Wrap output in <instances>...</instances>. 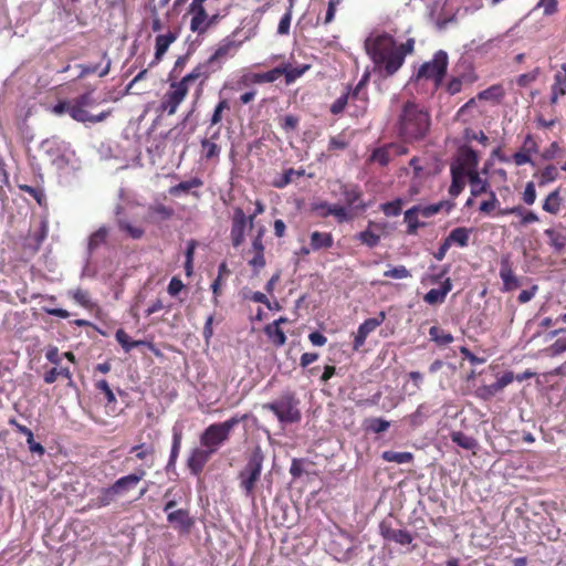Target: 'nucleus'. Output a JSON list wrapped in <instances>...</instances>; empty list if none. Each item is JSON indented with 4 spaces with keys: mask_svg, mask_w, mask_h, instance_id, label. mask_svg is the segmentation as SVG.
Returning <instances> with one entry per match:
<instances>
[{
    "mask_svg": "<svg viewBox=\"0 0 566 566\" xmlns=\"http://www.w3.org/2000/svg\"><path fill=\"white\" fill-rule=\"evenodd\" d=\"M365 49L386 76L394 75L402 66V54L397 53V43L389 33L371 32L365 40Z\"/></svg>",
    "mask_w": 566,
    "mask_h": 566,
    "instance_id": "f257e3e1",
    "label": "nucleus"
},
{
    "mask_svg": "<svg viewBox=\"0 0 566 566\" xmlns=\"http://www.w3.org/2000/svg\"><path fill=\"white\" fill-rule=\"evenodd\" d=\"M430 127V115L427 109L415 103L407 102L399 116V134L406 142L424 138Z\"/></svg>",
    "mask_w": 566,
    "mask_h": 566,
    "instance_id": "f03ea898",
    "label": "nucleus"
},
{
    "mask_svg": "<svg viewBox=\"0 0 566 566\" xmlns=\"http://www.w3.org/2000/svg\"><path fill=\"white\" fill-rule=\"evenodd\" d=\"M300 399L296 392L285 389L273 401L263 405V409L272 411L283 424L297 423L302 419Z\"/></svg>",
    "mask_w": 566,
    "mask_h": 566,
    "instance_id": "7ed1b4c3",
    "label": "nucleus"
},
{
    "mask_svg": "<svg viewBox=\"0 0 566 566\" xmlns=\"http://www.w3.org/2000/svg\"><path fill=\"white\" fill-rule=\"evenodd\" d=\"M248 419V415H235L223 422L208 426L200 434L201 447L207 448L213 454L229 440L230 433L235 426Z\"/></svg>",
    "mask_w": 566,
    "mask_h": 566,
    "instance_id": "20e7f679",
    "label": "nucleus"
},
{
    "mask_svg": "<svg viewBox=\"0 0 566 566\" xmlns=\"http://www.w3.org/2000/svg\"><path fill=\"white\" fill-rule=\"evenodd\" d=\"M264 462V454L258 446L251 452L245 467L239 472L240 488L252 502L255 501L254 489L260 480Z\"/></svg>",
    "mask_w": 566,
    "mask_h": 566,
    "instance_id": "39448f33",
    "label": "nucleus"
},
{
    "mask_svg": "<svg viewBox=\"0 0 566 566\" xmlns=\"http://www.w3.org/2000/svg\"><path fill=\"white\" fill-rule=\"evenodd\" d=\"M74 107L72 108V119L83 124H96L104 122L111 114L112 111H103L99 114H90L87 108L94 107L97 102L93 96V90L85 92L73 98Z\"/></svg>",
    "mask_w": 566,
    "mask_h": 566,
    "instance_id": "423d86ee",
    "label": "nucleus"
},
{
    "mask_svg": "<svg viewBox=\"0 0 566 566\" xmlns=\"http://www.w3.org/2000/svg\"><path fill=\"white\" fill-rule=\"evenodd\" d=\"M448 67V54L447 52L439 50L434 53L431 61L424 62L418 70L415 80L419 81H433L438 86L447 72Z\"/></svg>",
    "mask_w": 566,
    "mask_h": 566,
    "instance_id": "0eeeda50",
    "label": "nucleus"
},
{
    "mask_svg": "<svg viewBox=\"0 0 566 566\" xmlns=\"http://www.w3.org/2000/svg\"><path fill=\"white\" fill-rule=\"evenodd\" d=\"M241 42L235 41L232 36H226L220 41L216 51L207 59L212 69L218 72L223 64L235 55Z\"/></svg>",
    "mask_w": 566,
    "mask_h": 566,
    "instance_id": "6e6552de",
    "label": "nucleus"
},
{
    "mask_svg": "<svg viewBox=\"0 0 566 566\" xmlns=\"http://www.w3.org/2000/svg\"><path fill=\"white\" fill-rule=\"evenodd\" d=\"M407 154V148L398 143H389L373 150L369 156L370 163L387 166L394 158Z\"/></svg>",
    "mask_w": 566,
    "mask_h": 566,
    "instance_id": "1a4fd4ad",
    "label": "nucleus"
},
{
    "mask_svg": "<svg viewBox=\"0 0 566 566\" xmlns=\"http://www.w3.org/2000/svg\"><path fill=\"white\" fill-rule=\"evenodd\" d=\"M379 532L385 541L394 542L401 546L409 545L413 541V536L409 531L405 528H394L386 521L379 524Z\"/></svg>",
    "mask_w": 566,
    "mask_h": 566,
    "instance_id": "9d476101",
    "label": "nucleus"
},
{
    "mask_svg": "<svg viewBox=\"0 0 566 566\" xmlns=\"http://www.w3.org/2000/svg\"><path fill=\"white\" fill-rule=\"evenodd\" d=\"M336 185L346 207L360 210L366 209V205H364L361 200L363 193L358 186L348 185L340 181H338Z\"/></svg>",
    "mask_w": 566,
    "mask_h": 566,
    "instance_id": "9b49d317",
    "label": "nucleus"
},
{
    "mask_svg": "<svg viewBox=\"0 0 566 566\" xmlns=\"http://www.w3.org/2000/svg\"><path fill=\"white\" fill-rule=\"evenodd\" d=\"M189 13L192 15L190 30L198 34H203L209 29V23H207L208 14L202 0H192L189 7Z\"/></svg>",
    "mask_w": 566,
    "mask_h": 566,
    "instance_id": "f8f14e48",
    "label": "nucleus"
},
{
    "mask_svg": "<svg viewBox=\"0 0 566 566\" xmlns=\"http://www.w3.org/2000/svg\"><path fill=\"white\" fill-rule=\"evenodd\" d=\"M368 80V75H364L361 80L357 83L353 91H349V103L355 106L354 115L360 116L364 115L367 105H368V94L366 91V83Z\"/></svg>",
    "mask_w": 566,
    "mask_h": 566,
    "instance_id": "ddd939ff",
    "label": "nucleus"
},
{
    "mask_svg": "<svg viewBox=\"0 0 566 566\" xmlns=\"http://www.w3.org/2000/svg\"><path fill=\"white\" fill-rule=\"evenodd\" d=\"M247 228L248 219L244 211L241 208H235L230 231L231 242L234 248L243 243Z\"/></svg>",
    "mask_w": 566,
    "mask_h": 566,
    "instance_id": "4468645a",
    "label": "nucleus"
},
{
    "mask_svg": "<svg viewBox=\"0 0 566 566\" xmlns=\"http://www.w3.org/2000/svg\"><path fill=\"white\" fill-rule=\"evenodd\" d=\"M386 318L385 312H379L375 317L367 318L364 321L355 335L354 349H359L367 338L378 326H380Z\"/></svg>",
    "mask_w": 566,
    "mask_h": 566,
    "instance_id": "2eb2a0df",
    "label": "nucleus"
},
{
    "mask_svg": "<svg viewBox=\"0 0 566 566\" xmlns=\"http://www.w3.org/2000/svg\"><path fill=\"white\" fill-rule=\"evenodd\" d=\"M167 521L180 534H189L195 526V518L190 516L189 511L185 509L175 510L169 512Z\"/></svg>",
    "mask_w": 566,
    "mask_h": 566,
    "instance_id": "dca6fc26",
    "label": "nucleus"
},
{
    "mask_svg": "<svg viewBox=\"0 0 566 566\" xmlns=\"http://www.w3.org/2000/svg\"><path fill=\"white\" fill-rule=\"evenodd\" d=\"M171 91L165 95L163 107L168 112L169 115L176 113L179 104L184 101L188 93V87L184 86V83L175 82L170 85Z\"/></svg>",
    "mask_w": 566,
    "mask_h": 566,
    "instance_id": "f3484780",
    "label": "nucleus"
},
{
    "mask_svg": "<svg viewBox=\"0 0 566 566\" xmlns=\"http://www.w3.org/2000/svg\"><path fill=\"white\" fill-rule=\"evenodd\" d=\"M213 453L207 448H195L187 460V465L193 475H198L203 470L206 463Z\"/></svg>",
    "mask_w": 566,
    "mask_h": 566,
    "instance_id": "a211bd4d",
    "label": "nucleus"
},
{
    "mask_svg": "<svg viewBox=\"0 0 566 566\" xmlns=\"http://www.w3.org/2000/svg\"><path fill=\"white\" fill-rule=\"evenodd\" d=\"M145 475L146 471L144 469H137L134 473L122 476L118 480H116L113 483V485L116 489L119 496H122L129 492L130 490H134Z\"/></svg>",
    "mask_w": 566,
    "mask_h": 566,
    "instance_id": "6ab92c4d",
    "label": "nucleus"
},
{
    "mask_svg": "<svg viewBox=\"0 0 566 566\" xmlns=\"http://www.w3.org/2000/svg\"><path fill=\"white\" fill-rule=\"evenodd\" d=\"M213 73H216V71L206 60L205 62L199 63L189 74L184 76L178 83H184V86L188 87L189 83L200 80L202 84Z\"/></svg>",
    "mask_w": 566,
    "mask_h": 566,
    "instance_id": "aec40b11",
    "label": "nucleus"
},
{
    "mask_svg": "<svg viewBox=\"0 0 566 566\" xmlns=\"http://www.w3.org/2000/svg\"><path fill=\"white\" fill-rule=\"evenodd\" d=\"M500 277L503 281V291L505 292H511L520 286V281L514 275L507 256L501 260Z\"/></svg>",
    "mask_w": 566,
    "mask_h": 566,
    "instance_id": "412c9836",
    "label": "nucleus"
},
{
    "mask_svg": "<svg viewBox=\"0 0 566 566\" xmlns=\"http://www.w3.org/2000/svg\"><path fill=\"white\" fill-rule=\"evenodd\" d=\"M102 60L105 62V65L102 69H99V64H78V65H76V67H78L81 70L77 77L83 78V77H85L90 74L96 73V72L98 73L99 77L106 76L109 73L111 66H112V60L108 56L106 51L102 52Z\"/></svg>",
    "mask_w": 566,
    "mask_h": 566,
    "instance_id": "4be33fe9",
    "label": "nucleus"
},
{
    "mask_svg": "<svg viewBox=\"0 0 566 566\" xmlns=\"http://www.w3.org/2000/svg\"><path fill=\"white\" fill-rule=\"evenodd\" d=\"M177 38L178 32L176 31H168L165 34H158L156 36L155 60L151 62L150 65L158 63L163 59L170 44L174 43L177 40Z\"/></svg>",
    "mask_w": 566,
    "mask_h": 566,
    "instance_id": "5701e85b",
    "label": "nucleus"
},
{
    "mask_svg": "<svg viewBox=\"0 0 566 566\" xmlns=\"http://www.w3.org/2000/svg\"><path fill=\"white\" fill-rule=\"evenodd\" d=\"M108 228L103 226L98 228L95 232H93L87 242V256H86V265L90 262L92 255L104 244H106V240L108 237Z\"/></svg>",
    "mask_w": 566,
    "mask_h": 566,
    "instance_id": "b1692460",
    "label": "nucleus"
},
{
    "mask_svg": "<svg viewBox=\"0 0 566 566\" xmlns=\"http://www.w3.org/2000/svg\"><path fill=\"white\" fill-rule=\"evenodd\" d=\"M564 95H566V62L562 64L560 70L554 75L551 103L556 104L558 98Z\"/></svg>",
    "mask_w": 566,
    "mask_h": 566,
    "instance_id": "393cba45",
    "label": "nucleus"
},
{
    "mask_svg": "<svg viewBox=\"0 0 566 566\" xmlns=\"http://www.w3.org/2000/svg\"><path fill=\"white\" fill-rule=\"evenodd\" d=\"M315 209L322 210V217L334 216L335 218H337L339 222L347 221L352 218L346 207L336 203L332 205L328 202H321L319 205L316 206Z\"/></svg>",
    "mask_w": 566,
    "mask_h": 566,
    "instance_id": "a878e982",
    "label": "nucleus"
},
{
    "mask_svg": "<svg viewBox=\"0 0 566 566\" xmlns=\"http://www.w3.org/2000/svg\"><path fill=\"white\" fill-rule=\"evenodd\" d=\"M451 289H452L451 280L446 279L439 289H431L430 291H428L424 294L423 300L429 305L441 304L444 302L446 296L451 291Z\"/></svg>",
    "mask_w": 566,
    "mask_h": 566,
    "instance_id": "bb28decb",
    "label": "nucleus"
},
{
    "mask_svg": "<svg viewBox=\"0 0 566 566\" xmlns=\"http://www.w3.org/2000/svg\"><path fill=\"white\" fill-rule=\"evenodd\" d=\"M468 178L472 197H479L482 193H489L491 190L488 179L481 178L478 171H470Z\"/></svg>",
    "mask_w": 566,
    "mask_h": 566,
    "instance_id": "cd10ccee",
    "label": "nucleus"
},
{
    "mask_svg": "<svg viewBox=\"0 0 566 566\" xmlns=\"http://www.w3.org/2000/svg\"><path fill=\"white\" fill-rule=\"evenodd\" d=\"M182 431L176 426L172 428V444L170 450V457L166 467L167 472L175 468L179 451L181 448Z\"/></svg>",
    "mask_w": 566,
    "mask_h": 566,
    "instance_id": "c85d7f7f",
    "label": "nucleus"
},
{
    "mask_svg": "<svg viewBox=\"0 0 566 566\" xmlns=\"http://www.w3.org/2000/svg\"><path fill=\"white\" fill-rule=\"evenodd\" d=\"M172 214L174 209L163 203H155L148 208V218L155 222L168 220Z\"/></svg>",
    "mask_w": 566,
    "mask_h": 566,
    "instance_id": "c756f323",
    "label": "nucleus"
},
{
    "mask_svg": "<svg viewBox=\"0 0 566 566\" xmlns=\"http://www.w3.org/2000/svg\"><path fill=\"white\" fill-rule=\"evenodd\" d=\"M450 439L453 443H455L457 446L464 450L475 452V450L479 447L478 441L473 437L467 436L462 431H452L450 433Z\"/></svg>",
    "mask_w": 566,
    "mask_h": 566,
    "instance_id": "7c9ffc66",
    "label": "nucleus"
},
{
    "mask_svg": "<svg viewBox=\"0 0 566 566\" xmlns=\"http://www.w3.org/2000/svg\"><path fill=\"white\" fill-rule=\"evenodd\" d=\"M457 161L469 168V171H476L478 155L470 147H462L459 150Z\"/></svg>",
    "mask_w": 566,
    "mask_h": 566,
    "instance_id": "2f4dec72",
    "label": "nucleus"
},
{
    "mask_svg": "<svg viewBox=\"0 0 566 566\" xmlns=\"http://www.w3.org/2000/svg\"><path fill=\"white\" fill-rule=\"evenodd\" d=\"M470 233L471 229L459 227L451 230L446 239L448 240L450 245L457 244L461 248H464L469 243Z\"/></svg>",
    "mask_w": 566,
    "mask_h": 566,
    "instance_id": "473e14b6",
    "label": "nucleus"
},
{
    "mask_svg": "<svg viewBox=\"0 0 566 566\" xmlns=\"http://www.w3.org/2000/svg\"><path fill=\"white\" fill-rule=\"evenodd\" d=\"M334 243L333 237L328 232L315 231L311 234V248L313 250L329 249Z\"/></svg>",
    "mask_w": 566,
    "mask_h": 566,
    "instance_id": "72a5a7b5",
    "label": "nucleus"
},
{
    "mask_svg": "<svg viewBox=\"0 0 566 566\" xmlns=\"http://www.w3.org/2000/svg\"><path fill=\"white\" fill-rule=\"evenodd\" d=\"M119 496L114 485H109L108 488H104L99 491V494L96 499H94V505L96 507H105L111 505L115 499Z\"/></svg>",
    "mask_w": 566,
    "mask_h": 566,
    "instance_id": "f704fd0d",
    "label": "nucleus"
},
{
    "mask_svg": "<svg viewBox=\"0 0 566 566\" xmlns=\"http://www.w3.org/2000/svg\"><path fill=\"white\" fill-rule=\"evenodd\" d=\"M202 185L203 181L200 178L193 177L189 180L181 181L178 185L171 187L169 189V193L171 196H179L180 193H187L192 189L200 188L202 187Z\"/></svg>",
    "mask_w": 566,
    "mask_h": 566,
    "instance_id": "c9c22d12",
    "label": "nucleus"
},
{
    "mask_svg": "<svg viewBox=\"0 0 566 566\" xmlns=\"http://www.w3.org/2000/svg\"><path fill=\"white\" fill-rule=\"evenodd\" d=\"M562 201L559 189H555L546 197L543 203V210L552 214H557L560 210Z\"/></svg>",
    "mask_w": 566,
    "mask_h": 566,
    "instance_id": "e433bc0d",
    "label": "nucleus"
},
{
    "mask_svg": "<svg viewBox=\"0 0 566 566\" xmlns=\"http://www.w3.org/2000/svg\"><path fill=\"white\" fill-rule=\"evenodd\" d=\"M308 65H302V66H292L291 64L281 65L282 74L285 75V82L286 84H291L294 81H296L298 77H301L306 70H308Z\"/></svg>",
    "mask_w": 566,
    "mask_h": 566,
    "instance_id": "4c0bfd02",
    "label": "nucleus"
},
{
    "mask_svg": "<svg viewBox=\"0 0 566 566\" xmlns=\"http://www.w3.org/2000/svg\"><path fill=\"white\" fill-rule=\"evenodd\" d=\"M381 458L387 462H395L398 464L410 463L413 460L411 452H396V451H384Z\"/></svg>",
    "mask_w": 566,
    "mask_h": 566,
    "instance_id": "58836bf2",
    "label": "nucleus"
},
{
    "mask_svg": "<svg viewBox=\"0 0 566 566\" xmlns=\"http://www.w3.org/2000/svg\"><path fill=\"white\" fill-rule=\"evenodd\" d=\"M390 427V422L384 418H369L365 420V429L373 433H382Z\"/></svg>",
    "mask_w": 566,
    "mask_h": 566,
    "instance_id": "ea45409f",
    "label": "nucleus"
},
{
    "mask_svg": "<svg viewBox=\"0 0 566 566\" xmlns=\"http://www.w3.org/2000/svg\"><path fill=\"white\" fill-rule=\"evenodd\" d=\"M544 234L549 239V244L556 252L564 250L566 245V235L556 232L554 229H546Z\"/></svg>",
    "mask_w": 566,
    "mask_h": 566,
    "instance_id": "a19ab883",
    "label": "nucleus"
},
{
    "mask_svg": "<svg viewBox=\"0 0 566 566\" xmlns=\"http://www.w3.org/2000/svg\"><path fill=\"white\" fill-rule=\"evenodd\" d=\"M264 333L270 339H272L273 344L277 347L283 346L286 342V336L284 332L280 327H276L275 325L268 324L264 327Z\"/></svg>",
    "mask_w": 566,
    "mask_h": 566,
    "instance_id": "79ce46f5",
    "label": "nucleus"
},
{
    "mask_svg": "<svg viewBox=\"0 0 566 566\" xmlns=\"http://www.w3.org/2000/svg\"><path fill=\"white\" fill-rule=\"evenodd\" d=\"M116 222H117L119 230L125 231L127 233V235L134 240L140 239L145 233L143 228L134 227L125 219L118 218V219H116Z\"/></svg>",
    "mask_w": 566,
    "mask_h": 566,
    "instance_id": "37998d69",
    "label": "nucleus"
},
{
    "mask_svg": "<svg viewBox=\"0 0 566 566\" xmlns=\"http://www.w3.org/2000/svg\"><path fill=\"white\" fill-rule=\"evenodd\" d=\"M418 208L415 206L405 212V222L408 224L407 232L409 234L416 233L417 229L423 226V223L418 221Z\"/></svg>",
    "mask_w": 566,
    "mask_h": 566,
    "instance_id": "c03bdc74",
    "label": "nucleus"
},
{
    "mask_svg": "<svg viewBox=\"0 0 566 566\" xmlns=\"http://www.w3.org/2000/svg\"><path fill=\"white\" fill-rule=\"evenodd\" d=\"M115 338L120 344V346L123 347V349L126 353H128L133 348L144 344V342H142V340H130V337L124 329H117L116 334H115Z\"/></svg>",
    "mask_w": 566,
    "mask_h": 566,
    "instance_id": "a18cd8bd",
    "label": "nucleus"
},
{
    "mask_svg": "<svg viewBox=\"0 0 566 566\" xmlns=\"http://www.w3.org/2000/svg\"><path fill=\"white\" fill-rule=\"evenodd\" d=\"M429 335L431 339L439 345H448L453 342V336L438 326L430 327Z\"/></svg>",
    "mask_w": 566,
    "mask_h": 566,
    "instance_id": "49530a36",
    "label": "nucleus"
},
{
    "mask_svg": "<svg viewBox=\"0 0 566 566\" xmlns=\"http://www.w3.org/2000/svg\"><path fill=\"white\" fill-rule=\"evenodd\" d=\"M418 208V213L421 214L423 218H430L434 214H437L439 211L442 210L443 207H447L448 210L452 207V203L441 201L438 203L429 205V206H416Z\"/></svg>",
    "mask_w": 566,
    "mask_h": 566,
    "instance_id": "de8ad7c7",
    "label": "nucleus"
},
{
    "mask_svg": "<svg viewBox=\"0 0 566 566\" xmlns=\"http://www.w3.org/2000/svg\"><path fill=\"white\" fill-rule=\"evenodd\" d=\"M202 147V156L207 159L218 158L221 151L220 146H218L214 142L209 140L208 138H203L201 140Z\"/></svg>",
    "mask_w": 566,
    "mask_h": 566,
    "instance_id": "09e8293b",
    "label": "nucleus"
},
{
    "mask_svg": "<svg viewBox=\"0 0 566 566\" xmlns=\"http://www.w3.org/2000/svg\"><path fill=\"white\" fill-rule=\"evenodd\" d=\"M502 95H503L502 87L499 85H492V86L488 87L486 90L480 92L476 97L479 99H483V101L499 102L500 98L502 97Z\"/></svg>",
    "mask_w": 566,
    "mask_h": 566,
    "instance_id": "8fccbe9b",
    "label": "nucleus"
},
{
    "mask_svg": "<svg viewBox=\"0 0 566 566\" xmlns=\"http://www.w3.org/2000/svg\"><path fill=\"white\" fill-rule=\"evenodd\" d=\"M402 200L400 198L381 205V211L387 217H397L401 213Z\"/></svg>",
    "mask_w": 566,
    "mask_h": 566,
    "instance_id": "3c124183",
    "label": "nucleus"
},
{
    "mask_svg": "<svg viewBox=\"0 0 566 566\" xmlns=\"http://www.w3.org/2000/svg\"><path fill=\"white\" fill-rule=\"evenodd\" d=\"M60 376H63L65 378H67L70 380V384L72 382V375H71V371L69 368H61V369H57V368H51L49 371H46L44 374V381L46 384H53L57 377Z\"/></svg>",
    "mask_w": 566,
    "mask_h": 566,
    "instance_id": "603ef678",
    "label": "nucleus"
},
{
    "mask_svg": "<svg viewBox=\"0 0 566 566\" xmlns=\"http://www.w3.org/2000/svg\"><path fill=\"white\" fill-rule=\"evenodd\" d=\"M538 177H539L538 186L542 187L549 182L555 181L558 177V171L555 166L548 165L541 171Z\"/></svg>",
    "mask_w": 566,
    "mask_h": 566,
    "instance_id": "864d4df0",
    "label": "nucleus"
},
{
    "mask_svg": "<svg viewBox=\"0 0 566 566\" xmlns=\"http://www.w3.org/2000/svg\"><path fill=\"white\" fill-rule=\"evenodd\" d=\"M69 294L73 297V300L77 304H80L86 308H90L93 306L90 293L87 291L82 290V289H76L74 291H69Z\"/></svg>",
    "mask_w": 566,
    "mask_h": 566,
    "instance_id": "5fc2aeb1",
    "label": "nucleus"
},
{
    "mask_svg": "<svg viewBox=\"0 0 566 566\" xmlns=\"http://www.w3.org/2000/svg\"><path fill=\"white\" fill-rule=\"evenodd\" d=\"M282 71L281 70V66H277L269 72H265V73H261V74H254L253 75V81L255 83H272L274 81H276L280 75H282Z\"/></svg>",
    "mask_w": 566,
    "mask_h": 566,
    "instance_id": "6e6d98bb",
    "label": "nucleus"
},
{
    "mask_svg": "<svg viewBox=\"0 0 566 566\" xmlns=\"http://www.w3.org/2000/svg\"><path fill=\"white\" fill-rule=\"evenodd\" d=\"M357 239L368 248H374L379 243L380 235L367 229L359 232Z\"/></svg>",
    "mask_w": 566,
    "mask_h": 566,
    "instance_id": "4d7b16f0",
    "label": "nucleus"
},
{
    "mask_svg": "<svg viewBox=\"0 0 566 566\" xmlns=\"http://www.w3.org/2000/svg\"><path fill=\"white\" fill-rule=\"evenodd\" d=\"M541 8L543 9V14L545 17H551L558 11V2L557 0H539L534 10Z\"/></svg>",
    "mask_w": 566,
    "mask_h": 566,
    "instance_id": "13d9d810",
    "label": "nucleus"
},
{
    "mask_svg": "<svg viewBox=\"0 0 566 566\" xmlns=\"http://www.w3.org/2000/svg\"><path fill=\"white\" fill-rule=\"evenodd\" d=\"M302 175H303V171H296L293 168H290V169L285 170L284 174L282 175V177L280 179L275 180L273 182V185H274V187L280 188V189L284 188L293 181L294 176H302Z\"/></svg>",
    "mask_w": 566,
    "mask_h": 566,
    "instance_id": "bf43d9fd",
    "label": "nucleus"
},
{
    "mask_svg": "<svg viewBox=\"0 0 566 566\" xmlns=\"http://www.w3.org/2000/svg\"><path fill=\"white\" fill-rule=\"evenodd\" d=\"M424 408V405L421 403L418 406L413 413L408 416V421L412 428H417L423 423L424 419L427 418V415L423 411Z\"/></svg>",
    "mask_w": 566,
    "mask_h": 566,
    "instance_id": "052dcab7",
    "label": "nucleus"
},
{
    "mask_svg": "<svg viewBox=\"0 0 566 566\" xmlns=\"http://www.w3.org/2000/svg\"><path fill=\"white\" fill-rule=\"evenodd\" d=\"M349 91L342 94L331 106V113L334 115L340 114L345 106L349 103Z\"/></svg>",
    "mask_w": 566,
    "mask_h": 566,
    "instance_id": "680f3d73",
    "label": "nucleus"
},
{
    "mask_svg": "<svg viewBox=\"0 0 566 566\" xmlns=\"http://www.w3.org/2000/svg\"><path fill=\"white\" fill-rule=\"evenodd\" d=\"M130 453H135L136 458L139 460L146 459L148 455L154 454V448L146 443L137 444L132 447Z\"/></svg>",
    "mask_w": 566,
    "mask_h": 566,
    "instance_id": "e2e57ef3",
    "label": "nucleus"
},
{
    "mask_svg": "<svg viewBox=\"0 0 566 566\" xmlns=\"http://www.w3.org/2000/svg\"><path fill=\"white\" fill-rule=\"evenodd\" d=\"M489 200L483 201L480 205V211L484 213H490L492 210H494L499 205L500 201L493 190L489 191Z\"/></svg>",
    "mask_w": 566,
    "mask_h": 566,
    "instance_id": "0e129e2a",
    "label": "nucleus"
},
{
    "mask_svg": "<svg viewBox=\"0 0 566 566\" xmlns=\"http://www.w3.org/2000/svg\"><path fill=\"white\" fill-rule=\"evenodd\" d=\"M384 276L391 279H406L410 276L409 270L405 265L395 266L384 273Z\"/></svg>",
    "mask_w": 566,
    "mask_h": 566,
    "instance_id": "69168bd1",
    "label": "nucleus"
},
{
    "mask_svg": "<svg viewBox=\"0 0 566 566\" xmlns=\"http://www.w3.org/2000/svg\"><path fill=\"white\" fill-rule=\"evenodd\" d=\"M292 20V7L290 6L287 11L283 14L279 22L277 33L281 35L287 34L290 31Z\"/></svg>",
    "mask_w": 566,
    "mask_h": 566,
    "instance_id": "338daca9",
    "label": "nucleus"
},
{
    "mask_svg": "<svg viewBox=\"0 0 566 566\" xmlns=\"http://www.w3.org/2000/svg\"><path fill=\"white\" fill-rule=\"evenodd\" d=\"M546 352L551 356H557L562 353L566 352V337L558 338L554 344H552Z\"/></svg>",
    "mask_w": 566,
    "mask_h": 566,
    "instance_id": "774afa93",
    "label": "nucleus"
}]
</instances>
